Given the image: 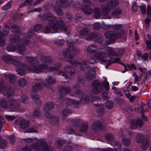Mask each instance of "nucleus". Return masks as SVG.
I'll list each match as a JSON object with an SVG mask.
<instances>
[{"label":"nucleus","instance_id":"nucleus-37","mask_svg":"<svg viewBox=\"0 0 151 151\" xmlns=\"http://www.w3.org/2000/svg\"><path fill=\"white\" fill-rule=\"evenodd\" d=\"M72 110L69 108L64 109L62 112V114L64 116H66L72 114Z\"/></svg>","mask_w":151,"mask_h":151},{"label":"nucleus","instance_id":"nucleus-9","mask_svg":"<svg viewBox=\"0 0 151 151\" xmlns=\"http://www.w3.org/2000/svg\"><path fill=\"white\" fill-rule=\"evenodd\" d=\"M123 31H122L120 33H116L114 32L109 31L106 32L104 34L105 37L109 39L110 42L107 43V42L106 43L107 44H109L114 40L115 39L120 37L122 35L124 34Z\"/></svg>","mask_w":151,"mask_h":151},{"label":"nucleus","instance_id":"nucleus-33","mask_svg":"<svg viewBox=\"0 0 151 151\" xmlns=\"http://www.w3.org/2000/svg\"><path fill=\"white\" fill-rule=\"evenodd\" d=\"M4 76L6 79H9L10 83H13L15 81V76L14 75L10 74H4Z\"/></svg>","mask_w":151,"mask_h":151},{"label":"nucleus","instance_id":"nucleus-39","mask_svg":"<svg viewBox=\"0 0 151 151\" xmlns=\"http://www.w3.org/2000/svg\"><path fill=\"white\" fill-rule=\"evenodd\" d=\"M45 17L46 19L50 21H53L56 19L55 17L52 14L50 13L47 14L46 15Z\"/></svg>","mask_w":151,"mask_h":151},{"label":"nucleus","instance_id":"nucleus-12","mask_svg":"<svg viewBox=\"0 0 151 151\" xmlns=\"http://www.w3.org/2000/svg\"><path fill=\"white\" fill-rule=\"evenodd\" d=\"M8 109L11 111H14L19 109V105L17 101L13 99H9Z\"/></svg>","mask_w":151,"mask_h":151},{"label":"nucleus","instance_id":"nucleus-45","mask_svg":"<svg viewBox=\"0 0 151 151\" xmlns=\"http://www.w3.org/2000/svg\"><path fill=\"white\" fill-rule=\"evenodd\" d=\"M11 30L12 32L17 33L19 32L20 29L17 25H14L11 26Z\"/></svg>","mask_w":151,"mask_h":151},{"label":"nucleus","instance_id":"nucleus-8","mask_svg":"<svg viewBox=\"0 0 151 151\" xmlns=\"http://www.w3.org/2000/svg\"><path fill=\"white\" fill-rule=\"evenodd\" d=\"M75 74L74 68L72 66L67 65L65 66L64 70H60L58 74L68 78V76H72Z\"/></svg>","mask_w":151,"mask_h":151},{"label":"nucleus","instance_id":"nucleus-55","mask_svg":"<svg viewBox=\"0 0 151 151\" xmlns=\"http://www.w3.org/2000/svg\"><path fill=\"white\" fill-rule=\"evenodd\" d=\"M114 104L111 101H107L106 103V106L107 109H110L113 107Z\"/></svg>","mask_w":151,"mask_h":151},{"label":"nucleus","instance_id":"nucleus-27","mask_svg":"<svg viewBox=\"0 0 151 151\" xmlns=\"http://www.w3.org/2000/svg\"><path fill=\"white\" fill-rule=\"evenodd\" d=\"M81 9L83 12L87 14H90L93 12V10L91 8L86 6H82Z\"/></svg>","mask_w":151,"mask_h":151},{"label":"nucleus","instance_id":"nucleus-34","mask_svg":"<svg viewBox=\"0 0 151 151\" xmlns=\"http://www.w3.org/2000/svg\"><path fill=\"white\" fill-rule=\"evenodd\" d=\"M119 4L118 0H111L109 1L107 3V4L111 7H115Z\"/></svg>","mask_w":151,"mask_h":151},{"label":"nucleus","instance_id":"nucleus-48","mask_svg":"<svg viewBox=\"0 0 151 151\" xmlns=\"http://www.w3.org/2000/svg\"><path fill=\"white\" fill-rule=\"evenodd\" d=\"M4 35L0 32V46H4L5 45V39L3 37Z\"/></svg>","mask_w":151,"mask_h":151},{"label":"nucleus","instance_id":"nucleus-57","mask_svg":"<svg viewBox=\"0 0 151 151\" xmlns=\"http://www.w3.org/2000/svg\"><path fill=\"white\" fill-rule=\"evenodd\" d=\"M137 125H138L139 128H141L143 126V122L140 118H138L136 120Z\"/></svg>","mask_w":151,"mask_h":151},{"label":"nucleus","instance_id":"nucleus-3","mask_svg":"<svg viewBox=\"0 0 151 151\" xmlns=\"http://www.w3.org/2000/svg\"><path fill=\"white\" fill-rule=\"evenodd\" d=\"M80 86L78 84H75L72 86V89L74 90V94H71L72 96H75L77 97L81 101H84L83 104H86L89 102V96L85 94L83 91L80 89Z\"/></svg>","mask_w":151,"mask_h":151},{"label":"nucleus","instance_id":"nucleus-21","mask_svg":"<svg viewBox=\"0 0 151 151\" xmlns=\"http://www.w3.org/2000/svg\"><path fill=\"white\" fill-rule=\"evenodd\" d=\"M140 106L139 108H136L134 109L133 111L134 110L136 112L140 113L141 114H144L145 111H146V106L145 104L142 102H140Z\"/></svg>","mask_w":151,"mask_h":151},{"label":"nucleus","instance_id":"nucleus-23","mask_svg":"<svg viewBox=\"0 0 151 151\" xmlns=\"http://www.w3.org/2000/svg\"><path fill=\"white\" fill-rule=\"evenodd\" d=\"M25 59L26 62L31 64V65L32 64H38L39 63V61L33 57L27 56Z\"/></svg>","mask_w":151,"mask_h":151},{"label":"nucleus","instance_id":"nucleus-63","mask_svg":"<svg viewBox=\"0 0 151 151\" xmlns=\"http://www.w3.org/2000/svg\"><path fill=\"white\" fill-rule=\"evenodd\" d=\"M101 26L100 24L99 23L95 22L93 25V29L95 30H98Z\"/></svg>","mask_w":151,"mask_h":151},{"label":"nucleus","instance_id":"nucleus-14","mask_svg":"<svg viewBox=\"0 0 151 151\" xmlns=\"http://www.w3.org/2000/svg\"><path fill=\"white\" fill-rule=\"evenodd\" d=\"M88 40L92 39L98 43H101L103 41L101 36L99 34L94 32L90 34L87 37Z\"/></svg>","mask_w":151,"mask_h":151},{"label":"nucleus","instance_id":"nucleus-2","mask_svg":"<svg viewBox=\"0 0 151 151\" xmlns=\"http://www.w3.org/2000/svg\"><path fill=\"white\" fill-rule=\"evenodd\" d=\"M29 39L24 37L23 40H21L20 37L16 35H10L9 36V43L10 44L15 43L18 44L17 47L18 51V52L21 55L24 54L26 51V49L25 47L23 45H20L22 44L25 45H27L29 42Z\"/></svg>","mask_w":151,"mask_h":151},{"label":"nucleus","instance_id":"nucleus-60","mask_svg":"<svg viewBox=\"0 0 151 151\" xmlns=\"http://www.w3.org/2000/svg\"><path fill=\"white\" fill-rule=\"evenodd\" d=\"M122 142L123 144L125 146H128L130 144V141L129 139L127 138H125L123 139Z\"/></svg>","mask_w":151,"mask_h":151},{"label":"nucleus","instance_id":"nucleus-49","mask_svg":"<svg viewBox=\"0 0 151 151\" xmlns=\"http://www.w3.org/2000/svg\"><path fill=\"white\" fill-rule=\"evenodd\" d=\"M105 137L107 141L111 142L114 140V138L113 135L111 134H109L106 135Z\"/></svg>","mask_w":151,"mask_h":151},{"label":"nucleus","instance_id":"nucleus-19","mask_svg":"<svg viewBox=\"0 0 151 151\" xmlns=\"http://www.w3.org/2000/svg\"><path fill=\"white\" fill-rule=\"evenodd\" d=\"M44 86L46 87L47 86L44 81L40 83H36L33 86L32 90L34 92H37L42 89Z\"/></svg>","mask_w":151,"mask_h":151},{"label":"nucleus","instance_id":"nucleus-5","mask_svg":"<svg viewBox=\"0 0 151 151\" xmlns=\"http://www.w3.org/2000/svg\"><path fill=\"white\" fill-rule=\"evenodd\" d=\"M68 0H58L56 1V5H54L53 9L56 13L59 15H62L63 12L60 7L64 8H66L67 6L73 7L74 5V2L72 1H70L67 4V2Z\"/></svg>","mask_w":151,"mask_h":151},{"label":"nucleus","instance_id":"nucleus-10","mask_svg":"<svg viewBox=\"0 0 151 151\" xmlns=\"http://www.w3.org/2000/svg\"><path fill=\"white\" fill-rule=\"evenodd\" d=\"M49 25L51 28L54 29H59L63 31H65L67 30L65 24L61 19L57 20L55 22H51L50 23Z\"/></svg>","mask_w":151,"mask_h":151},{"label":"nucleus","instance_id":"nucleus-1","mask_svg":"<svg viewBox=\"0 0 151 151\" xmlns=\"http://www.w3.org/2000/svg\"><path fill=\"white\" fill-rule=\"evenodd\" d=\"M67 45L68 47L63 51V54L65 58L71 64H76L79 65L81 69L83 70H86L90 66L91 64L93 65L95 63V60L92 58L87 60H84L81 62L78 63L77 61L73 60V57L72 56L69 52H70L71 48L73 47L74 45V42L72 40H67L66 41Z\"/></svg>","mask_w":151,"mask_h":151},{"label":"nucleus","instance_id":"nucleus-35","mask_svg":"<svg viewBox=\"0 0 151 151\" xmlns=\"http://www.w3.org/2000/svg\"><path fill=\"white\" fill-rule=\"evenodd\" d=\"M45 81L49 84L53 85L55 83L56 79L55 78L51 76H48L46 78Z\"/></svg>","mask_w":151,"mask_h":151},{"label":"nucleus","instance_id":"nucleus-47","mask_svg":"<svg viewBox=\"0 0 151 151\" xmlns=\"http://www.w3.org/2000/svg\"><path fill=\"white\" fill-rule=\"evenodd\" d=\"M42 29L43 32L45 33H49L51 31V28L48 25H45L42 27Z\"/></svg>","mask_w":151,"mask_h":151},{"label":"nucleus","instance_id":"nucleus-58","mask_svg":"<svg viewBox=\"0 0 151 151\" xmlns=\"http://www.w3.org/2000/svg\"><path fill=\"white\" fill-rule=\"evenodd\" d=\"M65 142L64 140L61 139H58L56 141V145L58 147H59L63 145L65 143Z\"/></svg>","mask_w":151,"mask_h":151},{"label":"nucleus","instance_id":"nucleus-51","mask_svg":"<svg viewBox=\"0 0 151 151\" xmlns=\"http://www.w3.org/2000/svg\"><path fill=\"white\" fill-rule=\"evenodd\" d=\"M121 13V9L119 8H117L112 12L111 15L113 16H117L120 14Z\"/></svg>","mask_w":151,"mask_h":151},{"label":"nucleus","instance_id":"nucleus-41","mask_svg":"<svg viewBox=\"0 0 151 151\" xmlns=\"http://www.w3.org/2000/svg\"><path fill=\"white\" fill-rule=\"evenodd\" d=\"M27 81L24 78L20 79L18 81L19 85L22 87L25 86L27 84Z\"/></svg>","mask_w":151,"mask_h":151},{"label":"nucleus","instance_id":"nucleus-30","mask_svg":"<svg viewBox=\"0 0 151 151\" xmlns=\"http://www.w3.org/2000/svg\"><path fill=\"white\" fill-rule=\"evenodd\" d=\"M12 64H13L15 66L19 67L27 68V65L22 63L20 61L16 59H13Z\"/></svg>","mask_w":151,"mask_h":151},{"label":"nucleus","instance_id":"nucleus-52","mask_svg":"<svg viewBox=\"0 0 151 151\" xmlns=\"http://www.w3.org/2000/svg\"><path fill=\"white\" fill-rule=\"evenodd\" d=\"M89 32V30L88 29L86 28H84L81 29L79 33L81 35H85L87 34Z\"/></svg>","mask_w":151,"mask_h":151},{"label":"nucleus","instance_id":"nucleus-62","mask_svg":"<svg viewBox=\"0 0 151 151\" xmlns=\"http://www.w3.org/2000/svg\"><path fill=\"white\" fill-rule=\"evenodd\" d=\"M41 112L39 108L36 109L33 113V115L34 117L37 116L40 114Z\"/></svg>","mask_w":151,"mask_h":151},{"label":"nucleus","instance_id":"nucleus-20","mask_svg":"<svg viewBox=\"0 0 151 151\" xmlns=\"http://www.w3.org/2000/svg\"><path fill=\"white\" fill-rule=\"evenodd\" d=\"M96 67L92 68L86 74V77L88 80H92L95 78L96 77Z\"/></svg>","mask_w":151,"mask_h":151},{"label":"nucleus","instance_id":"nucleus-40","mask_svg":"<svg viewBox=\"0 0 151 151\" xmlns=\"http://www.w3.org/2000/svg\"><path fill=\"white\" fill-rule=\"evenodd\" d=\"M88 129V124L87 123H85L83 124L81 126L80 129V132L84 133L86 132Z\"/></svg>","mask_w":151,"mask_h":151},{"label":"nucleus","instance_id":"nucleus-46","mask_svg":"<svg viewBox=\"0 0 151 151\" xmlns=\"http://www.w3.org/2000/svg\"><path fill=\"white\" fill-rule=\"evenodd\" d=\"M12 3V1L9 2L6 4L2 7L1 9L4 11L9 9L11 7Z\"/></svg>","mask_w":151,"mask_h":151},{"label":"nucleus","instance_id":"nucleus-15","mask_svg":"<svg viewBox=\"0 0 151 151\" xmlns=\"http://www.w3.org/2000/svg\"><path fill=\"white\" fill-rule=\"evenodd\" d=\"M54 105L51 102H48L46 103L43 106V109L44 111L45 112V116L47 117H50V114L48 112L52 110L54 108Z\"/></svg>","mask_w":151,"mask_h":151},{"label":"nucleus","instance_id":"nucleus-42","mask_svg":"<svg viewBox=\"0 0 151 151\" xmlns=\"http://www.w3.org/2000/svg\"><path fill=\"white\" fill-rule=\"evenodd\" d=\"M144 139L143 135L141 134H138L136 136L135 140L137 142H140L143 141Z\"/></svg>","mask_w":151,"mask_h":151},{"label":"nucleus","instance_id":"nucleus-29","mask_svg":"<svg viewBox=\"0 0 151 151\" xmlns=\"http://www.w3.org/2000/svg\"><path fill=\"white\" fill-rule=\"evenodd\" d=\"M150 144V140L148 138L144 139L142 141L141 148L143 150H145L149 147Z\"/></svg>","mask_w":151,"mask_h":151},{"label":"nucleus","instance_id":"nucleus-44","mask_svg":"<svg viewBox=\"0 0 151 151\" xmlns=\"http://www.w3.org/2000/svg\"><path fill=\"white\" fill-rule=\"evenodd\" d=\"M32 98L33 101L37 104H40V101L37 95L35 94L32 95Z\"/></svg>","mask_w":151,"mask_h":151},{"label":"nucleus","instance_id":"nucleus-11","mask_svg":"<svg viewBox=\"0 0 151 151\" xmlns=\"http://www.w3.org/2000/svg\"><path fill=\"white\" fill-rule=\"evenodd\" d=\"M0 91H2L4 94L7 97L13 95L14 93L13 90L9 86H5L2 81H0Z\"/></svg>","mask_w":151,"mask_h":151},{"label":"nucleus","instance_id":"nucleus-36","mask_svg":"<svg viewBox=\"0 0 151 151\" xmlns=\"http://www.w3.org/2000/svg\"><path fill=\"white\" fill-rule=\"evenodd\" d=\"M124 93L125 96L129 99L130 102H133L134 100L135 99V96H132L128 90L125 91Z\"/></svg>","mask_w":151,"mask_h":151},{"label":"nucleus","instance_id":"nucleus-16","mask_svg":"<svg viewBox=\"0 0 151 151\" xmlns=\"http://www.w3.org/2000/svg\"><path fill=\"white\" fill-rule=\"evenodd\" d=\"M107 6H104L102 9V14L104 19H110L111 18L110 15H108L110 12L111 7L106 4Z\"/></svg>","mask_w":151,"mask_h":151},{"label":"nucleus","instance_id":"nucleus-4","mask_svg":"<svg viewBox=\"0 0 151 151\" xmlns=\"http://www.w3.org/2000/svg\"><path fill=\"white\" fill-rule=\"evenodd\" d=\"M109 83L106 81H105L102 84L101 86L100 83L97 80H95L91 83V87L92 88L91 89V92L94 94H98L101 92L103 89L109 90Z\"/></svg>","mask_w":151,"mask_h":151},{"label":"nucleus","instance_id":"nucleus-28","mask_svg":"<svg viewBox=\"0 0 151 151\" xmlns=\"http://www.w3.org/2000/svg\"><path fill=\"white\" fill-rule=\"evenodd\" d=\"M2 58L3 60L6 63L8 64H11L13 59L12 56L8 55H4Z\"/></svg>","mask_w":151,"mask_h":151},{"label":"nucleus","instance_id":"nucleus-61","mask_svg":"<svg viewBox=\"0 0 151 151\" xmlns=\"http://www.w3.org/2000/svg\"><path fill=\"white\" fill-rule=\"evenodd\" d=\"M122 28V25L120 24H114L111 25V29H113L115 30H118L121 29Z\"/></svg>","mask_w":151,"mask_h":151},{"label":"nucleus","instance_id":"nucleus-38","mask_svg":"<svg viewBox=\"0 0 151 151\" xmlns=\"http://www.w3.org/2000/svg\"><path fill=\"white\" fill-rule=\"evenodd\" d=\"M80 52V50L78 48H74L73 47L71 48L70 49V52H69V54L73 57L74 58V56L73 55H75L76 54H78Z\"/></svg>","mask_w":151,"mask_h":151},{"label":"nucleus","instance_id":"nucleus-59","mask_svg":"<svg viewBox=\"0 0 151 151\" xmlns=\"http://www.w3.org/2000/svg\"><path fill=\"white\" fill-rule=\"evenodd\" d=\"M59 120V118L56 116L53 117L51 119L52 123L54 124H57L58 123Z\"/></svg>","mask_w":151,"mask_h":151},{"label":"nucleus","instance_id":"nucleus-24","mask_svg":"<svg viewBox=\"0 0 151 151\" xmlns=\"http://www.w3.org/2000/svg\"><path fill=\"white\" fill-rule=\"evenodd\" d=\"M94 56L96 58L105 62V60L103 59V58L106 57L108 58L109 57V55L108 54H104L103 52L101 53L96 52L94 54Z\"/></svg>","mask_w":151,"mask_h":151},{"label":"nucleus","instance_id":"nucleus-17","mask_svg":"<svg viewBox=\"0 0 151 151\" xmlns=\"http://www.w3.org/2000/svg\"><path fill=\"white\" fill-rule=\"evenodd\" d=\"M102 127L101 122L99 120H97L94 121L91 126L92 130L94 132L98 131L101 130Z\"/></svg>","mask_w":151,"mask_h":151},{"label":"nucleus","instance_id":"nucleus-26","mask_svg":"<svg viewBox=\"0 0 151 151\" xmlns=\"http://www.w3.org/2000/svg\"><path fill=\"white\" fill-rule=\"evenodd\" d=\"M97 50V47L95 45L92 44L89 45L87 48V52L89 53H93L95 52Z\"/></svg>","mask_w":151,"mask_h":151},{"label":"nucleus","instance_id":"nucleus-64","mask_svg":"<svg viewBox=\"0 0 151 151\" xmlns=\"http://www.w3.org/2000/svg\"><path fill=\"white\" fill-rule=\"evenodd\" d=\"M72 148L71 146L68 145L64 147L63 151H72Z\"/></svg>","mask_w":151,"mask_h":151},{"label":"nucleus","instance_id":"nucleus-54","mask_svg":"<svg viewBox=\"0 0 151 151\" xmlns=\"http://www.w3.org/2000/svg\"><path fill=\"white\" fill-rule=\"evenodd\" d=\"M106 50H107V52L110 55L114 56H117L116 53L111 48L109 47H107Z\"/></svg>","mask_w":151,"mask_h":151},{"label":"nucleus","instance_id":"nucleus-13","mask_svg":"<svg viewBox=\"0 0 151 151\" xmlns=\"http://www.w3.org/2000/svg\"><path fill=\"white\" fill-rule=\"evenodd\" d=\"M14 123L16 125H19L20 127L23 129H26L29 127V122L22 118L15 120Z\"/></svg>","mask_w":151,"mask_h":151},{"label":"nucleus","instance_id":"nucleus-22","mask_svg":"<svg viewBox=\"0 0 151 151\" xmlns=\"http://www.w3.org/2000/svg\"><path fill=\"white\" fill-rule=\"evenodd\" d=\"M71 88L68 86H63L59 88V93L61 95H65L71 92Z\"/></svg>","mask_w":151,"mask_h":151},{"label":"nucleus","instance_id":"nucleus-7","mask_svg":"<svg viewBox=\"0 0 151 151\" xmlns=\"http://www.w3.org/2000/svg\"><path fill=\"white\" fill-rule=\"evenodd\" d=\"M42 147V151H54L51 147L49 146L44 140L38 141L36 144L32 145V147L36 150H39Z\"/></svg>","mask_w":151,"mask_h":151},{"label":"nucleus","instance_id":"nucleus-56","mask_svg":"<svg viewBox=\"0 0 151 151\" xmlns=\"http://www.w3.org/2000/svg\"><path fill=\"white\" fill-rule=\"evenodd\" d=\"M7 142L4 139L0 141V148L3 149L5 148L7 145Z\"/></svg>","mask_w":151,"mask_h":151},{"label":"nucleus","instance_id":"nucleus-50","mask_svg":"<svg viewBox=\"0 0 151 151\" xmlns=\"http://www.w3.org/2000/svg\"><path fill=\"white\" fill-rule=\"evenodd\" d=\"M6 49L8 51L13 52L17 50V48L12 45H9L6 47Z\"/></svg>","mask_w":151,"mask_h":151},{"label":"nucleus","instance_id":"nucleus-32","mask_svg":"<svg viewBox=\"0 0 151 151\" xmlns=\"http://www.w3.org/2000/svg\"><path fill=\"white\" fill-rule=\"evenodd\" d=\"M41 61L43 63H47L49 64L53 62L52 59L48 56H42L40 58Z\"/></svg>","mask_w":151,"mask_h":151},{"label":"nucleus","instance_id":"nucleus-43","mask_svg":"<svg viewBox=\"0 0 151 151\" xmlns=\"http://www.w3.org/2000/svg\"><path fill=\"white\" fill-rule=\"evenodd\" d=\"M73 125L75 127L79 126L81 123V121L79 119H75L72 120L71 121Z\"/></svg>","mask_w":151,"mask_h":151},{"label":"nucleus","instance_id":"nucleus-6","mask_svg":"<svg viewBox=\"0 0 151 151\" xmlns=\"http://www.w3.org/2000/svg\"><path fill=\"white\" fill-rule=\"evenodd\" d=\"M36 64H32L30 66L27 67V70L34 73H42L48 68V65L46 64H41L37 65Z\"/></svg>","mask_w":151,"mask_h":151},{"label":"nucleus","instance_id":"nucleus-18","mask_svg":"<svg viewBox=\"0 0 151 151\" xmlns=\"http://www.w3.org/2000/svg\"><path fill=\"white\" fill-rule=\"evenodd\" d=\"M84 101L83 102L82 101H81V99L77 101L71 100L70 99H67L66 101V103L68 105H70L71 104L73 105L76 108H78L79 107L81 104H83Z\"/></svg>","mask_w":151,"mask_h":151},{"label":"nucleus","instance_id":"nucleus-53","mask_svg":"<svg viewBox=\"0 0 151 151\" xmlns=\"http://www.w3.org/2000/svg\"><path fill=\"white\" fill-rule=\"evenodd\" d=\"M136 120H131L130 122V128L132 129H135L137 127Z\"/></svg>","mask_w":151,"mask_h":151},{"label":"nucleus","instance_id":"nucleus-31","mask_svg":"<svg viewBox=\"0 0 151 151\" xmlns=\"http://www.w3.org/2000/svg\"><path fill=\"white\" fill-rule=\"evenodd\" d=\"M93 11L94 13V16L96 19H99L102 16L101 10L99 8H96L94 9Z\"/></svg>","mask_w":151,"mask_h":151},{"label":"nucleus","instance_id":"nucleus-25","mask_svg":"<svg viewBox=\"0 0 151 151\" xmlns=\"http://www.w3.org/2000/svg\"><path fill=\"white\" fill-rule=\"evenodd\" d=\"M8 99V98H4L0 101V106L4 109H8L9 103H8L7 101L9 99Z\"/></svg>","mask_w":151,"mask_h":151}]
</instances>
